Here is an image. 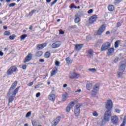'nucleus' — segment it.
<instances>
[{
  "instance_id": "nucleus-1",
  "label": "nucleus",
  "mask_w": 126,
  "mask_h": 126,
  "mask_svg": "<svg viewBox=\"0 0 126 126\" xmlns=\"http://www.w3.org/2000/svg\"><path fill=\"white\" fill-rule=\"evenodd\" d=\"M112 113H111V111L107 110L104 113V116L103 118V120L102 121V124H105V122H109L110 121V118H111V116Z\"/></svg>"
},
{
  "instance_id": "nucleus-2",
  "label": "nucleus",
  "mask_w": 126,
  "mask_h": 126,
  "mask_svg": "<svg viewBox=\"0 0 126 126\" xmlns=\"http://www.w3.org/2000/svg\"><path fill=\"white\" fill-rule=\"evenodd\" d=\"M15 71H18V69L15 66H12L10 67V68L7 71V75H11L13 72H15Z\"/></svg>"
},
{
  "instance_id": "nucleus-3",
  "label": "nucleus",
  "mask_w": 126,
  "mask_h": 126,
  "mask_svg": "<svg viewBox=\"0 0 126 126\" xmlns=\"http://www.w3.org/2000/svg\"><path fill=\"white\" fill-rule=\"evenodd\" d=\"M105 108L108 110L107 111H111L113 108V101L112 100L109 99L107 101L105 105Z\"/></svg>"
},
{
  "instance_id": "nucleus-4",
  "label": "nucleus",
  "mask_w": 126,
  "mask_h": 126,
  "mask_svg": "<svg viewBox=\"0 0 126 126\" xmlns=\"http://www.w3.org/2000/svg\"><path fill=\"white\" fill-rule=\"evenodd\" d=\"M80 108H81V104H77L75 107L74 114L76 117H78L80 114Z\"/></svg>"
},
{
  "instance_id": "nucleus-5",
  "label": "nucleus",
  "mask_w": 126,
  "mask_h": 126,
  "mask_svg": "<svg viewBox=\"0 0 126 126\" xmlns=\"http://www.w3.org/2000/svg\"><path fill=\"white\" fill-rule=\"evenodd\" d=\"M111 47V43L110 42H106L104 44H102L101 51L104 52L105 51H107Z\"/></svg>"
},
{
  "instance_id": "nucleus-6",
  "label": "nucleus",
  "mask_w": 126,
  "mask_h": 126,
  "mask_svg": "<svg viewBox=\"0 0 126 126\" xmlns=\"http://www.w3.org/2000/svg\"><path fill=\"white\" fill-rule=\"evenodd\" d=\"M106 30V25H102L100 26L97 32V35H102V33Z\"/></svg>"
},
{
  "instance_id": "nucleus-7",
  "label": "nucleus",
  "mask_w": 126,
  "mask_h": 126,
  "mask_svg": "<svg viewBox=\"0 0 126 126\" xmlns=\"http://www.w3.org/2000/svg\"><path fill=\"white\" fill-rule=\"evenodd\" d=\"M111 123L115 126L119 125V118L117 116H113L111 118Z\"/></svg>"
},
{
  "instance_id": "nucleus-8",
  "label": "nucleus",
  "mask_w": 126,
  "mask_h": 126,
  "mask_svg": "<svg viewBox=\"0 0 126 126\" xmlns=\"http://www.w3.org/2000/svg\"><path fill=\"white\" fill-rule=\"evenodd\" d=\"M60 121H61V116H59L56 118L54 120H53L51 123L52 126H56L60 123Z\"/></svg>"
},
{
  "instance_id": "nucleus-9",
  "label": "nucleus",
  "mask_w": 126,
  "mask_h": 126,
  "mask_svg": "<svg viewBox=\"0 0 126 126\" xmlns=\"http://www.w3.org/2000/svg\"><path fill=\"white\" fill-rule=\"evenodd\" d=\"M61 45H62V42L61 41H56L51 45V47L52 49H57V48L60 47Z\"/></svg>"
},
{
  "instance_id": "nucleus-10",
  "label": "nucleus",
  "mask_w": 126,
  "mask_h": 126,
  "mask_svg": "<svg viewBox=\"0 0 126 126\" xmlns=\"http://www.w3.org/2000/svg\"><path fill=\"white\" fill-rule=\"evenodd\" d=\"M16 86H17V81H15L12 84V85L9 90L8 95H10V94H11V90H13Z\"/></svg>"
},
{
  "instance_id": "nucleus-11",
  "label": "nucleus",
  "mask_w": 126,
  "mask_h": 126,
  "mask_svg": "<svg viewBox=\"0 0 126 126\" xmlns=\"http://www.w3.org/2000/svg\"><path fill=\"white\" fill-rule=\"evenodd\" d=\"M97 16L96 15H94L92 16L90 19H89V23L90 24H93L96 20H97Z\"/></svg>"
},
{
  "instance_id": "nucleus-12",
  "label": "nucleus",
  "mask_w": 126,
  "mask_h": 126,
  "mask_svg": "<svg viewBox=\"0 0 126 126\" xmlns=\"http://www.w3.org/2000/svg\"><path fill=\"white\" fill-rule=\"evenodd\" d=\"M32 53H29L27 56L26 57L25 59V63H28V62H30L31 60H32Z\"/></svg>"
},
{
  "instance_id": "nucleus-13",
  "label": "nucleus",
  "mask_w": 126,
  "mask_h": 126,
  "mask_svg": "<svg viewBox=\"0 0 126 126\" xmlns=\"http://www.w3.org/2000/svg\"><path fill=\"white\" fill-rule=\"evenodd\" d=\"M74 104L75 103L74 102L69 103V104L66 107V112H67L68 113L70 111V109H72V107H73V106H74Z\"/></svg>"
},
{
  "instance_id": "nucleus-14",
  "label": "nucleus",
  "mask_w": 126,
  "mask_h": 126,
  "mask_svg": "<svg viewBox=\"0 0 126 126\" xmlns=\"http://www.w3.org/2000/svg\"><path fill=\"white\" fill-rule=\"evenodd\" d=\"M47 45H48V43H44L41 44H38L37 45V48L38 50H42V49H44L45 48V47H46V46H47Z\"/></svg>"
},
{
  "instance_id": "nucleus-15",
  "label": "nucleus",
  "mask_w": 126,
  "mask_h": 126,
  "mask_svg": "<svg viewBox=\"0 0 126 126\" xmlns=\"http://www.w3.org/2000/svg\"><path fill=\"white\" fill-rule=\"evenodd\" d=\"M114 53H115V49L114 48L109 49L108 52H107L108 56L110 57V56H113Z\"/></svg>"
},
{
  "instance_id": "nucleus-16",
  "label": "nucleus",
  "mask_w": 126,
  "mask_h": 126,
  "mask_svg": "<svg viewBox=\"0 0 126 126\" xmlns=\"http://www.w3.org/2000/svg\"><path fill=\"white\" fill-rule=\"evenodd\" d=\"M82 47H83V44H76L75 45V50L77 52H79L82 49Z\"/></svg>"
},
{
  "instance_id": "nucleus-17",
  "label": "nucleus",
  "mask_w": 126,
  "mask_h": 126,
  "mask_svg": "<svg viewBox=\"0 0 126 126\" xmlns=\"http://www.w3.org/2000/svg\"><path fill=\"white\" fill-rule=\"evenodd\" d=\"M48 99L50 101H55V100L56 99V95L53 94H49L48 96Z\"/></svg>"
},
{
  "instance_id": "nucleus-18",
  "label": "nucleus",
  "mask_w": 126,
  "mask_h": 126,
  "mask_svg": "<svg viewBox=\"0 0 126 126\" xmlns=\"http://www.w3.org/2000/svg\"><path fill=\"white\" fill-rule=\"evenodd\" d=\"M126 64H125V63L122 64L120 65V68H119V70L120 71H122V72L125 71V70L126 69Z\"/></svg>"
},
{
  "instance_id": "nucleus-19",
  "label": "nucleus",
  "mask_w": 126,
  "mask_h": 126,
  "mask_svg": "<svg viewBox=\"0 0 126 126\" xmlns=\"http://www.w3.org/2000/svg\"><path fill=\"white\" fill-rule=\"evenodd\" d=\"M70 78H78V74L76 73H72L70 75Z\"/></svg>"
},
{
  "instance_id": "nucleus-20",
  "label": "nucleus",
  "mask_w": 126,
  "mask_h": 126,
  "mask_svg": "<svg viewBox=\"0 0 126 126\" xmlns=\"http://www.w3.org/2000/svg\"><path fill=\"white\" fill-rule=\"evenodd\" d=\"M83 15H84V12L83 11L78 12L76 14L75 17H81V16H83Z\"/></svg>"
},
{
  "instance_id": "nucleus-21",
  "label": "nucleus",
  "mask_w": 126,
  "mask_h": 126,
  "mask_svg": "<svg viewBox=\"0 0 126 126\" xmlns=\"http://www.w3.org/2000/svg\"><path fill=\"white\" fill-rule=\"evenodd\" d=\"M19 88H20V87L17 88L16 89L14 90L13 93L12 94V96H14V97H15L16 94H17L18 92V90H19Z\"/></svg>"
},
{
  "instance_id": "nucleus-22",
  "label": "nucleus",
  "mask_w": 126,
  "mask_h": 126,
  "mask_svg": "<svg viewBox=\"0 0 126 126\" xmlns=\"http://www.w3.org/2000/svg\"><path fill=\"white\" fill-rule=\"evenodd\" d=\"M88 53L89 55H88V57L89 58H91L92 57H93V50L92 49H90L88 51Z\"/></svg>"
},
{
  "instance_id": "nucleus-23",
  "label": "nucleus",
  "mask_w": 126,
  "mask_h": 126,
  "mask_svg": "<svg viewBox=\"0 0 126 126\" xmlns=\"http://www.w3.org/2000/svg\"><path fill=\"white\" fill-rule=\"evenodd\" d=\"M87 90H90L92 88V83H88L86 85Z\"/></svg>"
},
{
  "instance_id": "nucleus-24",
  "label": "nucleus",
  "mask_w": 126,
  "mask_h": 126,
  "mask_svg": "<svg viewBox=\"0 0 126 126\" xmlns=\"http://www.w3.org/2000/svg\"><path fill=\"white\" fill-rule=\"evenodd\" d=\"M57 71H58L57 67L55 69H53L51 71V76H53V75H56Z\"/></svg>"
},
{
  "instance_id": "nucleus-25",
  "label": "nucleus",
  "mask_w": 126,
  "mask_h": 126,
  "mask_svg": "<svg viewBox=\"0 0 126 126\" xmlns=\"http://www.w3.org/2000/svg\"><path fill=\"white\" fill-rule=\"evenodd\" d=\"M120 43H121V40H119L116 41L114 44L115 48H119V45H120Z\"/></svg>"
},
{
  "instance_id": "nucleus-26",
  "label": "nucleus",
  "mask_w": 126,
  "mask_h": 126,
  "mask_svg": "<svg viewBox=\"0 0 126 126\" xmlns=\"http://www.w3.org/2000/svg\"><path fill=\"white\" fill-rule=\"evenodd\" d=\"M108 10L109 11H113L115 9V7H114V5H109L108 6Z\"/></svg>"
},
{
  "instance_id": "nucleus-27",
  "label": "nucleus",
  "mask_w": 126,
  "mask_h": 126,
  "mask_svg": "<svg viewBox=\"0 0 126 126\" xmlns=\"http://www.w3.org/2000/svg\"><path fill=\"white\" fill-rule=\"evenodd\" d=\"M65 61L67 63H68V64H70V63H72V61H71V60H70V58L69 57H67L65 59Z\"/></svg>"
},
{
  "instance_id": "nucleus-28",
  "label": "nucleus",
  "mask_w": 126,
  "mask_h": 126,
  "mask_svg": "<svg viewBox=\"0 0 126 126\" xmlns=\"http://www.w3.org/2000/svg\"><path fill=\"white\" fill-rule=\"evenodd\" d=\"M51 57V53L49 52H46L44 55V57L45 59H49Z\"/></svg>"
},
{
  "instance_id": "nucleus-29",
  "label": "nucleus",
  "mask_w": 126,
  "mask_h": 126,
  "mask_svg": "<svg viewBox=\"0 0 126 126\" xmlns=\"http://www.w3.org/2000/svg\"><path fill=\"white\" fill-rule=\"evenodd\" d=\"M93 90H94V91H99V85L98 84H96L94 86V88Z\"/></svg>"
},
{
  "instance_id": "nucleus-30",
  "label": "nucleus",
  "mask_w": 126,
  "mask_h": 126,
  "mask_svg": "<svg viewBox=\"0 0 126 126\" xmlns=\"http://www.w3.org/2000/svg\"><path fill=\"white\" fill-rule=\"evenodd\" d=\"M42 55H43V52L40 51H38L36 54V57H41V56H42Z\"/></svg>"
},
{
  "instance_id": "nucleus-31",
  "label": "nucleus",
  "mask_w": 126,
  "mask_h": 126,
  "mask_svg": "<svg viewBox=\"0 0 126 126\" xmlns=\"http://www.w3.org/2000/svg\"><path fill=\"white\" fill-rule=\"evenodd\" d=\"M62 97H63V100H65V99H66V98L68 97V94L67 93L63 94L62 95Z\"/></svg>"
},
{
  "instance_id": "nucleus-32",
  "label": "nucleus",
  "mask_w": 126,
  "mask_h": 126,
  "mask_svg": "<svg viewBox=\"0 0 126 126\" xmlns=\"http://www.w3.org/2000/svg\"><path fill=\"white\" fill-rule=\"evenodd\" d=\"M126 116H125L122 124H121V126H126Z\"/></svg>"
},
{
  "instance_id": "nucleus-33",
  "label": "nucleus",
  "mask_w": 126,
  "mask_h": 126,
  "mask_svg": "<svg viewBox=\"0 0 126 126\" xmlns=\"http://www.w3.org/2000/svg\"><path fill=\"white\" fill-rule=\"evenodd\" d=\"M76 17L74 19L75 23H79V21H80V19H79V17Z\"/></svg>"
},
{
  "instance_id": "nucleus-34",
  "label": "nucleus",
  "mask_w": 126,
  "mask_h": 126,
  "mask_svg": "<svg viewBox=\"0 0 126 126\" xmlns=\"http://www.w3.org/2000/svg\"><path fill=\"white\" fill-rule=\"evenodd\" d=\"M14 100V96H10L9 97V103H11Z\"/></svg>"
},
{
  "instance_id": "nucleus-35",
  "label": "nucleus",
  "mask_w": 126,
  "mask_h": 126,
  "mask_svg": "<svg viewBox=\"0 0 126 126\" xmlns=\"http://www.w3.org/2000/svg\"><path fill=\"white\" fill-rule=\"evenodd\" d=\"M15 37H16L15 34H13L12 35H10L9 37V38L10 40H14V38H15Z\"/></svg>"
},
{
  "instance_id": "nucleus-36",
  "label": "nucleus",
  "mask_w": 126,
  "mask_h": 126,
  "mask_svg": "<svg viewBox=\"0 0 126 126\" xmlns=\"http://www.w3.org/2000/svg\"><path fill=\"white\" fill-rule=\"evenodd\" d=\"M26 37H27V34H23L21 35V41H22V40H24V39Z\"/></svg>"
},
{
  "instance_id": "nucleus-37",
  "label": "nucleus",
  "mask_w": 126,
  "mask_h": 126,
  "mask_svg": "<svg viewBox=\"0 0 126 126\" xmlns=\"http://www.w3.org/2000/svg\"><path fill=\"white\" fill-rule=\"evenodd\" d=\"M32 123L33 126H37L38 125V123L35 120L32 121Z\"/></svg>"
},
{
  "instance_id": "nucleus-38",
  "label": "nucleus",
  "mask_w": 126,
  "mask_h": 126,
  "mask_svg": "<svg viewBox=\"0 0 126 126\" xmlns=\"http://www.w3.org/2000/svg\"><path fill=\"white\" fill-rule=\"evenodd\" d=\"M97 92H98L97 91H94V90H93L92 94V96H96L97 94Z\"/></svg>"
},
{
  "instance_id": "nucleus-39",
  "label": "nucleus",
  "mask_w": 126,
  "mask_h": 126,
  "mask_svg": "<svg viewBox=\"0 0 126 126\" xmlns=\"http://www.w3.org/2000/svg\"><path fill=\"white\" fill-rule=\"evenodd\" d=\"M31 116V111L28 112L26 115V118H30Z\"/></svg>"
},
{
  "instance_id": "nucleus-40",
  "label": "nucleus",
  "mask_w": 126,
  "mask_h": 126,
  "mask_svg": "<svg viewBox=\"0 0 126 126\" xmlns=\"http://www.w3.org/2000/svg\"><path fill=\"white\" fill-rule=\"evenodd\" d=\"M4 35H5V36H9V35H10V32H9V31H5L4 32Z\"/></svg>"
},
{
  "instance_id": "nucleus-41",
  "label": "nucleus",
  "mask_w": 126,
  "mask_h": 126,
  "mask_svg": "<svg viewBox=\"0 0 126 126\" xmlns=\"http://www.w3.org/2000/svg\"><path fill=\"white\" fill-rule=\"evenodd\" d=\"M35 11H36V10H32L31 12L29 13V16H32L34 12H35Z\"/></svg>"
},
{
  "instance_id": "nucleus-42",
  "label": "nucleus",
  "mask_w": 126,
  "mask_h": 126,
  "mask_svg": "<svg viewBox=\"0 0 126 126\" xmlns=\"http://www.w3.org/2000/svg\"><path fill=\"white\" fill-rule=\"evenodd\" d=\"M89 71H91L92 72H95L97 70L95 68H89Z\"/></svg>"
},
{
  "instance_id": "nucleus-43",
  "label": "nucleus",
  "mask_w": 126,
  "mask_h": 126,
  "mask_svg": "<svg viewBox=\"0 0 126 126\" xmlns=\"http://www.w3.org/2000/svg\"><path fill=\"white\" fill-rule=\"evenodd\" d=\"M60 64H61V62L59 61L55 62V65H56V66H60Z\"/></svg>"
},
{
  "instance_id": "nucleus-44",
  "label": "nucleus",
  "mask_w": 126,
  "mask_h": 126,
  "mask_svg": "<svg viewBox=\"0 0 126 126\" xmlns=\"http://www.w3.org/2000/svg\"><path fill=\"white\" fill-rule=\"evenodd\" d=\"M16 5V3H12L9 4V7H13V6H14Z\"/></svg>"
},
{
  "instance_id": "nucleus-45",
  "label": "nucleus",
  "mask_w": 126,
  "mask_h": 126,
  "mask_svg": "<svg viewBox=\"0 0 126 126\" xmlns=\"http://www.w3.org/2000/svg\"><path fill=\"white\" fill-rule=\"evenodd\" d=\"M123 71L122 72H119L118 73V77H121L122 76V75H123Z\"/></svg>"
},
{
  "instance_id": "nucleus-46",
  "label": "nucleus",
  "mask_w": 126,
  "mask_h": 126,
  "mask_svg": "<svg viewBox=\"0 0 126 126\" xmlns=\"http://www.w3.org/2000/svg\"><path fill=\"white\" fill-rule=\"evenodd\" d=\"M93 115L94 117H98V113L96 111H94L93 113Z\"/></svg>"
},
{
  "instance_id": "nucleus-47",
  "label": "nucleus",
  "mask_w": 126,
  "mask_h": 126,
  "mask_svg": "<svg viewBox=\"0 0 126 126\" xmlns=\"http://www.w3.org/2000/svg\"><path fill=\"white\" fill-rule=\"evenodd\" d=\"M93 13V9H91L88 11V14H91V13Z\"/></svg>"
},
{
  "instance_id": "nucleus-48",
  "label": "nucleus",
  "mask_w": 126,
  "mask_h": 126,
  "mask_svg": "<svg viewBox=\"0 0 126 126\" xmlns=\"http://www.w3.org/2000/svg\"><path fill=\"white\" fill-rule=\"evenodd\" d=\"M42 84H38V85H36L34 87V88L36 89L37 88H39V87H40V86H41V85H42Z\"/></svg>"
},
{
  "instance_id": "nucleus-49",
  "label": "nucleus",
  "mask_w": 126,
  "mask_h": 126,
  "mask_svg": "<svg viewBox=\"0 0 126 126\" xmlns=\"http://www.w3.org/2000/svg\"><path fill=\"white\" fill-rule=\"evenodd\" d=\"M122 26V23L121 22H118L117 23V27H120Z\"/></svg>"
},
{
  "instance_id": "nucleus-50",
  "label": "nucleus",
  "mask_w": 126,
  "mask_h": 126,
  "mask_svg": "<svg viewBox=\"0 0 126 126\" xmlns=\"http://www.w3.org/2000/svg\"><path fill=\"white\" fill-rule=\"evenodd\" d=\"M34 84V82H32L28 84V86H32Z\"/></svg>"
},
{
  "instance_id": "nucleus-51",
  "label": "nucleus",
  "mask_w": 126,
  "mask_h": 126,
  "mask_svg": "<svg viewBox=\"0 0 126 126\" xmlns=\"http://www.w3.org/2000/svg\"><path fill=\"white\" fill-rule=\"evenodd\" d=\"M40 95H41V93H37L36 94V98H39L40 97Z\"/></svg>"
},
{
  "instance_id": "nucleus-52",
  "label": "nucleus",
  "mask_w": 126,
  "mask_h": 126,
  "mask_svg": "<svg viewBox=\"0 0 126 126\" xmlns=\"http://www.w3.org/2000/svg\"><path fill=\"white\" fill-rule=\"evenodd\" d=\"M115 112H116V113H118V114H120L121 110H120V109H116Z\"/></svg>"
},
{
  "instance_id": "nucleus-53",
  "label": "nucleus",
  "mask_w": 126,
  "mask_h": 126,
  "mask_svg": "<svg viewBox=\"0 0 126 126\" xmlns=\"http://www.w3.org/2000/svg\"><path fill=\"white\" fill-rule=\"evenodd\" d=\"M119 62V58H116L114 60V63H117Z\"/></svg>"
},
{
  "instance_id": "nucleus-54",
  "label": "nucleus",
  "mask_w": 126,
  "mask_h": 126,
  "mask_svg": "<svg viewBox=\"0 0 126 126\" xmlns=\"http://www.w3.org/2000/svg\"><path fill=\"white\" fill-rule=\"evenodd\" d=\"M27 66L25 64L22 65L23 69H26Z\"/></svg>"
},
{
  "instance_id": "nucleus-55",
  "label": "nucleus",
  "mask_w": 126,
  "mask_h": 126,
  "mask_svg": "<svg viewBox=\"0 0 126 126\" xmlns=\"http://www.w3.org/2000/svg\"><path fill=\"white\" fill-rule=\"evenodd\" d=\"M98 43L102 44V43H103V39H98Z\"/></svg>"
},
{
  "instance_id": "nucleus-56",
  "label": "nucleus",
  "mask_w": 126,
  "mask_h": 126,
  "mask_svg": "<svg viewBox=\"0 0 126 126\" xmlns=\"http://www.w3.org/2000/svg\"><path fill=\"white\" fill-rule=\"evenodd\" d=\"M39 63H44V62H45V60H44V59H40L39 60Z\"/></svg>"
},
{
  "instance_id": "nucleus-57",
  "label": "nucleus",
  "mask_w": 126,
  "mask_h": 126,
  "mask_svg": "<svg viewBox=\"0 0 126 126\" xmlns=\"http://www.w3.org/2000/svg\"><path fill=\"white\" fill-rule=\"evenodd\" d=\"M69 29H70L71 30L72 29H74V28H75V27H74L73 26H71L70 27H69Z\"/></svg>"
},
{
  "instance_id": "nucleus-58",
  "label": "nucleus",
  "mask_w": 126,
  "mask_h": 126,
  "mask_svg": "<svg viewBox=\"0 0 126 126\" xmlns=\"http://www.w3.org/2000/svg\"><path fill=\"white\" fill-rule=\"evenodd\" d=\"M114 0L116 1V2H117L118 3H120V2L122 1V0Z\"/></svg>"
},
{
  "instance_id": "nucleus-59",
  "label": "nucleus",
  "mask_w": 126,
  "mask_h": 126,
  "mask_svg": "<svg viewBox=\"0 0 126 126\" xmlns=\"http://www.w3.org/2000/svg\"><path fill=\"white\" fill-rule=\"evenodd\" d=\"M52 94H54L55 93V88H53L52 91H51Z\"/></svg>"
},
{
  "instance_id": "nucleus-60",
  "label": "nucleus",
  "mask_w": 126,
  "mask_h": 126,
  "mask_svg": "<svg viewBox=\"0 0 126 126\" xmlns=\"http://www.w3.org/2000/svg\"><path fill=\"white\" fill-rule=\"evenodd\" d=\"M0 56L1 57H2V56H3V52H2L1 51H0Z\"/></svg>"
},
{
  "instance_id": "nucleus-61",
  "label": "nucleus",
  "mask_w": 126,
  "mask_h": 126,
  "mask_svg": "<svg viewBox=\"0 0 126 126\" xmlns=\"http://www.w3.org/2000/svg\"><path fill=\"white\" fill-rule=\"evenodd\" d=\"M60 34H61L62 35H63V34H64V32H63V31H60Z\"/></svg>"
},
{
  "instance_id": "nucleus-62",
  "label": "nucleus",
  "mask_w": 126,
  "mask_h": 126,
  "mask_svg": "<svg viewBox=\"0 0 126 126\" xmlns=\"http://www.w3.org/2000/svg\"><path fill=\"white\" fill-rule=\"evenodd\" d=\"M30 30H33V26H31L29 28Z\"/></svg>"
},
{
  "instance_id": "nucleus-63",
  "label": "nucleus",
  "mask_w": 126,
  "mask_h": 126,
  "mask_svg": "<svg viewBox=\"0 0 126 126\" xmlns=\"http://www.w3.org/2000/svg\"><path fill=\"white\" fill-rule=\"evenodd\" d=\"M110 34V31H107L106 32V35H109Z\"/></svg>"
},
{
  "instance_id": "nucleus-64",
  "label": "nucleus",
  "mask_w": 126,
  "mask_h": 126,
  "mask_svg": "<svg viewBox=\"0 0 126 126\" xmlns=\"http://www.w3.org/2000/svg\"><path fill=\"white\" fill-rule=\"evenodd\" d=\"M55 3H56L54 1L52 2H51V6H52L53 4H55Z\"/></svg>"
}]
</instances>
